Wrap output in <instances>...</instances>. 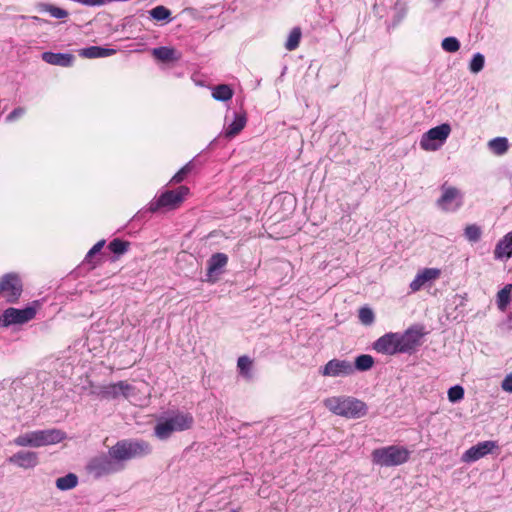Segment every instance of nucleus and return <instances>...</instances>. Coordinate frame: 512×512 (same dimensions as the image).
I'll list each match as a JSON object with an SVG mask.
<instances>
[{
  "instance_id": "41",
  "label": "nucleus",
  "mask_w": 512,
  "mask_h": 512,
  "mask_svg": "<svg viewBox=\"0 0 512 512\" xmlns=\"http://www.w3.org/2000/svg\"><path fill=\"white\" fill-rule=\"evenodd\" d=\"M25 113V110L21 107L14 109L8 116L7 121H13L21 117Z\"/></svg>"
},
{
  "instance_id": "21",
  "label": "nucleus",
  "mask_w": 512,
  "mask_h": 512,
  "mask_svg": "<svg viewBox=\"0 0 512 512\" xmlns=\"http://www.w3.org/2000/svg\"><path fill=\"white\" fill-rule=\"evenodd\" d=\"M228 262V257L224 253H215L208 260L207 276L217 275Z\"/></svg>"
},
{
  "instance_id": "24",
  "label": "nucleus",
  "mask_w": 512,
  "mask_h": 512,
  "mask_svg": "<svg viewBox=\"0 0 512 512\" xmlns=\"http://www.w3.org/2000/svg\"><path fill=\"white\" fill-rule=\"evenodd\" d=\"M488 148L498 156L504 155L509 148L508 139L506 137H496L488 142Z\"/></svg>"
},
{
  "instance_id": "45",
  "label": "nucleus",
  "mask_w": 512,
  "mask_h": 512,
  "mask_svg": "<svg viewBox=\"0 0 512 512\" xmlns=\"http://www.w3.org/2000/svg\"><path fill=\"white\" fill-rule=\"evenodd\" d=\"M231 512H237L236 510H232Z\"/></svg>"
},
{
  "instance_id": "7",
  "label": "nucleus",
  "mask_w": 512,
  "mask_h": 512,
  "mask_svg": "<svg viewBox=\"0 0 512 512\" xmlns=\"http://www.w3.org/2000/svg\"><path fill=\"white\" fill-rule=\"evenodd\" d=\"M450 132L451 127L447 123L429 129L420 139L421 149L424 151L438 150L445 143Z\"/></svg>"
},
{
  "instance_id": "29",
  "label": "nucleus",
  "mask_w": 512,
  "mask_h": 512,
  "mask_svg": "<svg viewBox=\"0 0 512 512\" xmlns=\"http://www.w3.org/2000/svg\"><path fill=\"white\" fill-rule=\"evenodd\" d=\"M252 366L253 361L250 357L243 355L238 358L237 369L239 373L246 379H249L251 377Z\"/></svg>"
},
{
  "instance_id": "9",
  "label": "nucleus",
  "mask_w": 512,
  "mask_h": 512,
  "mask_svg": "<svg viewBox=\"0 0 512 512\" xmlns=\"http://www.w3.org/2000/svg\"><path fill=\"white\" fill-rule=\"evenodd\" d=\"M36 315V309L28 306L23 309L7 308L0 316V327L21 325L32 320Z\"/></svg>"
},
{
  "instance_id": "35",
  "label": "nucleus",
  "mask_w": 512,
  "mask_h": 512,
  "mask_svg": "<svg viewBox=\"0 0 512 512\" xmlns=\"http://www.w3.org/2000/svg\"><path fill=\"white\" fill-rule=\"evenodd\" d=\"M41 11L49 13L50 16L56 19H63L68 16V12L66 10L49 4L43 5Z\"/></svg>"
},
{
  "instance_id": "18",
  "label": "nucleus",
  "mask_w": 512,
  "mask_h": 512,
  "mask_svg": "<svg viewBox=\"0 0 512 512\" xmlns=\"http://www.w3.org/2000/svg\"><path fill=\"white\" fill-rule=\"evenodd\" d=\"M247 117L244 112L234 113L233 120L224 129L226 138H233L238 135L246 126Z\"/></svg>"
},
{
  "instance_id": "36",
  "label": "nucleus",
  "mask_w": 512,
  "mask_h": 512,
  "mask_svg": "<svg viewBox=\"0 0 512 512\" xmlns=\"http://www.w3.org/2000/svg\"><path fill=\"white\" fill-rule=\"evenodd\" d=\"M484 63H485L484 56L481 53H476L473 55V57L470 61L469 70L475 74L479 73L483 69Z\"/></svg>"
},
{
  "instance_id": "42",
  "label": "nucleus",
  "mask_w": 512,
  "mask_h": 512,
  "mask_svg": "<svg viewBox=\"0 0 512 512\" xmlns=\"http://www.w3.org/2000/svg\"><path fill=\"white\" fill-rule=\"evenodd\" d=\"M111 388L113 389H116L118 388V390L121 392V394L125 397H127L128 395V391L130 390V388L132 386H128V385H125V386H110Z\"/></svg>"
},
{
  "instance_id": "43",
  "label": "nucleus",
  "mask_w": 512,
  "mask_h": 512,
  "mask_svg": "<svg viewBox=\"0 0 512 512\" xmlns=\"http://www.w3.org/2000/svg\"><path fill=\"white\" fill-rule=\"evenodd\" d=\"M501 384H512V373H509L502 381Z\"/></svg>"
},
{
  "instance_id": "39",
  "label": "nucleus",
  "mask_w": 512,
  "mask_h": 512,
  "mask_svg": "<svg viewBox=\"0 0 512 512\" xmlns=\"http://www.w3.org/2000/svg\"><path fill=\"white\" fill-rule=\"evenodd\" d=\"M463 397H464L463 386H450V389L448 390V399L452 403L462 400Z\"/></svg>"
},
{
  "instance_id": "30",
  "label": "nucleus",
  "mask_w": 512,
  "mask_h": 512,
  "mask_svg": "<svg viewBox=\"0 0 512 512\" xmlns=\"http://www.w3.org/2000/svg\"><path fill=\"white\" fill-rule=\"evenodd\" d=\"M301 35V29L299 27H294L288 35L285 48L288 51L295 50L299 46Z\"/></svg>"
},
{
  "instance_id": "27",
  "label": "nucleus",
  "mask_w": 512,
  "mask_h": 512,
  "mask_svg": "<svg viewBox=\"0 0 512 512\" xmlns=\"http://www.w3.org/2000/svg\"><path fill=\"white\" fill-rule=\"evenodd\" d=\"M512 293V284H506L498 293H497V306L500 311L504 312L510 303V296Z\"/></svg>"
},
{
  "instance_id": "28",
  "label": "nucleus",
  "mask_w": 512,
  "mask_h": 512,
  "mask_svg": "<svg viewBox=\"0 0 512 512\" xmlns=\"http://www.w3.org/2000/svg\"><path fill=\"white\" fill-rule=\"evenodd\" d=\"M353 364L354 371H367L372 368L374 359L371 355L361 354L355 358Z\"/></svg>"
},
{
  "instance_id": "40",
  "label": "nucleus",
  "mask_w": 512,
  "mask_h": 512,
  "mask_svg": "<svg viewBox=\"0 0 512 512\" xmlns=\"http://www.w3.org/2000/svg\"><path fill=\"white\" fill-rule=\"evenodd\" d=\"M105 245V240H100L98 241L89 251L88 253L86 254V257H85V260L86 261H90V259L96 255L97 253H99L101 251V249L104 247Z\"/></svg>"
},
{
  "instance_id": "20",
  "label": "nucleus",
  "mask_w": 512,
  "mask_h": 512,
  "mask_svg": "<svg viewBox=\"0 0 512 512\" xmlns=\"http://www.w3.org/2000/svg\"><path fill=\"white\" fill-rule=\"evenodd\" d=\"M116 53L115 49L105 48L100 46H90L86 48H82L78 51L80 57L94 59V58H106L114 55Z\"/></svg>"
},
{
  "instance_id": "37",
  "label": "nucleus",
  "mask_w": 512,
  "mask_h": 512,
  "mask_svg": "<svg viewBox=\"0 0 512 512\" xmlns=\"http://www.w3.org/2000/svg\"><path fill=\"white\" fill-rule=\"evenodd\" d=\"M194 169V164L192 161L188 162L184 165L173 177L172 181L175 183L182 182L186 176Z\"/></svg>"
},
{
  "instance_id": "3",
  "label": "nucleus",
  "mask_w": 512,
  "mask_h": 512,
  "mask_svg": "<svg viewBox=\"0 0 512 512\" xmlns=\"http://www.w3.org/2000/svg\"><path fill=\"white\" fill-rule=\"evenodd\" d=\"M194 419L191 414L176 412L158 419L154 434L160 440L168 439L175 432H182L193 426Z\"/></svg>"
},
{
  "instance_id": "10",
  "label": "nucleus",
  "mask_w": 512,
  "mask_h": 512,
  "mask_svg": "<svg viewBox=\"0 0 512 512\" xmlns=\"http://www.w3.org/2000/svg\"><path fill=\"white\" fill-rule=\"evenodd\" d=\"M441 196L437 200V206L445 212H455L463 204V195L459 189L447 184L441 187Z\"/></svg>"
},
{
  "instance_id": "1",
  "label": "nucleus",
  "mask_w": 512,
  "mask_h": 512,
  "mask_svg": "<svg viewBox=\"0 0 512 512\" xmlns=\"http://www.w3.org/2000/svg\"><path fill=\"white\" fill-rule=\"evenodd\" d=\"M422 336L421 329L417 327L409 328L403 333L389 332L378 338L373 348L386 355L411 353L420 345Z\"/></svg>"
},
{
  "instance_id": "22",
  "label": "nucleus",
  "mask_w": 512,
  "mask_h": 512,
  "mask_svg": "<svg viewBox=\"0 0 512 512\" xmlns=\"http://www.w3.org/2000/svg\"><path fill=\"white\" fill-rule=\"evenodd\" d=\"M152 53L155 58L163 62L178 61L181 57L175 49L166 46L154 48Z\"/></svg>"
},
{
  "instance_id": "14",
  "label": "nucleus",
  "mask_w": 512,
  "mask_h": 512,
  "mask_svg": "<svg viewBox=\"0 0 512 512\" xmlns=\"http://www.w3.org/2000/svg\"><path fill=\"white\" fill-rule=\"evenodd\" d=\"M441 275V270L438 268H424L419 271L415 278L410 283L412 292L421 290L427 283H431L438 279Z\"/></svg>"
},
{
  "instance_id": "12",
  "label": "nucleus",
  "mask_w": 512,
  "mask_h": 512,
  "mask_svg": "<svg viewBox=\"0 0 512 512\" xmlns=\"http://www.w3.org/2000/svg\"><path fill=\"white\" fill-rule=\"evenodd\" d=\"M323 376L339 377L354 373L353 364L348 360L332 359L319 370Z\"/></svg>"
},
{
  "instance_id": "16",
  "label": "nucleus",
  "mask_w": 512,
  "mask_h": 512,
  "mask_svg": "<svg viewBox=\"0 0 512 512\" xmlns=\"http://www.w3.org/2000/svg\"><path fill=\"white\" fill-rule=\"evenodd\" d=\"M36 431L39 447L58 444L66 438V433L57 428Z\"/></svg>"
},
{
  "instance_id": "26",
  "label": "nucleus",
  "mask_w": 512,
  "mask_h": 512,
  "mask_svg": "<svg viewBox=\"0 0 512 512\" xmlns=\"http://www.w3.org/2000/svg\"><path fill=\"white\" fill-rule=\"evenodd\" d=\"M56 487L61 491H67L75 488L78 484V477L74 473H68L63 477H59L56 482Z\"/></svg>"
},
{
  "instance_id": "11",
  "label": "nucleus",
  "mask_w": 512,
  "mask_h": 512,
  "mask_svg": "<svg viewBox=\"0 0 512 512\" xmlns=\"http://www.w3.org/2000/svg\"><path fill=\"white\" fill-rule=\"evenodd\" d=\"M22 293V283L20 278L13 273L6 274L0 281V295L7 302H16Z\"/></svg>"
},
{
  "instance_id": "44",
  "label": "nucleus",
  "mask_w": 512,
  "mask_h": 512,
  "mask_svg": "<svg viewBox=\"0 0 512 512\" xmlns=\"http://www.w3.org/2000/svg\"><path fill=\"white\" fill-rule=\"evenodd\" d=\"M502 388L509 393H512V386H502Z\"/></svg>"
},
{
  "instance_id": "34",
  "label": "nucleus",
  "mask_w": 512,
  "mask_h": 512,
  "mask_svg": "<svg viewBox=\"0 0 512 512\" xmlns=\"http://www.w3.org/2000/svg\"><path fill=\"white\" fill-rule=\"evenodd\" d=\"M441 47L446 52L454 53L460 49V42L456 37H446L442 40Z\"/></svg>"
},
{
  "instance_id": "4",
  "label": "nucleus",
  "mask_w": 512,
  "mask_h": 512,
  "mask_svg": "<svg viewBox=\"0 0 512 512\" xmlns=\"http://www.w3.org/2000/svg\"><path fill=\"white\" fill-rule=\"evenodd\" d=\"M150 452L151 446L143 440H122L109 449V455L119 464L133 458L146 456Z\"/></svg>"
},
{
  "instance_id": "2",
  "label": "nucleus",
  "mask_w": 512,
  "mask_h": 512,
  "mask_svg": "<svg viewBox=\"0 0 512 512\" xmlns=\"http://www.w3.org/2000/svg\"><path fill=\"white\" fill-rule=\"evenodd\" d=\"M323 404L333 414L347 419H359L368 412L366 403L350 396L329 397Z\"/></svg>"
},
{
  "instance_id": "38",
  "label": "nucleus",
  "mask_w": 512,
  "mask_h": 512,
  "mask_svg": "<svg viewBox=\"0 0 512 512\" xmlns=\"http://www.w3.org/2000/svg\"><path fill=\"white\" fill-rule=\"evenodd\" d=\"M359 319L362 324L371 325L375 319L374 312L369 307H362L359 310Z\"/></svg>"
},
{
  "instance_id": "31",
  "label": "nucleus",
  "mask_w": 512,
  "mask_h": 512,
  "mask_svg": "<svg viewBox=\"0 0 512 512\" xmlns=\"http://www.w3.org/2000/svg\"><path fill=\"white\" fill-rule=\"evenodd\" d=\"M152 19L156 21H170L171 11L165 6L159 5L149 11Z\"/></svg>"
},
{
  "instance_id": "19",
  "label": "nucleus",
  "mask_w": 512,
  "mask_h": 512,
  "mask_svg": "<svg viewBox=\"0 0 512 512\" xmlns=\"http://www.w3.org/2000/svg\"><path fill=\"white\" fill-rule=\"evenodd\" d=\"M42 59L51 65L69 67L73 64L74 56L70 53L44 52Z\"/></svg>"
},
{
  "instance_id": "6",
  "label": "nucleus",
  "mask_w": 512,
  "mask_h": 512,
  "mask_svg": "<svg viewBox=\"0 0 512 512\" xmlns=\"http://www.w3.org/2000/svg\"><path fill=\"white\" fill-rule=\"evenodd\" d=\"M189 194V188L186 186H179L175 190H167L155 196L149 203V211L156 212L162 208L174 209L177 208Z\"/></svg>"
},
{
  "instance_id": "15",
  "label": "nucleus",
  "mask_w": 512,
  "mask_h": 512,
  "mask_svg": "<svg viewBox=\"0 0 512 512\" xmlns=\"http://www.w3.org/2000/svg\"><path fill=\"white\" fill-rule=\"evenodd\" d=\"M8 462L23 469H32L38 465V453L34 451H19L9 457Z\"/></svg>"
},
{
  "instance_id": "23",
  "label": "nucleus",
  "mask_w": 512,
  "mask_h": 512,
  "mask_svg": "<svg viewBox=\"0 0 512 512\" xmlns=\"http://www.w3.org/2000/svg\"><path fill=\"white\" fill-rule=\"evenodd\" d=\"M13 443L19 447H33L38 448L37 431H30L17 436Z\"/></svg>"
},
{
  "instance_id": "13",
  "label": "nucleus",
  "mask_w": 512,
  "mask_h": 512,
  "mask_svg": "<svg viewBox=\"0 0 512 512\" xmlns=\"http://www.w3.org/2000/svg\"><path fill=\"white\" fill-rule=\"evenodd\" d=\"M496 447V443L494 441H483L478 444L470 447L466 450L462 456L461 461L464 463H472L475 462L487 454L491 453L493 449Z\"/></svg>"
},
{
  "instance_id": "25",
  "label": "nucleus",
  "mask_w": 512,
  "mask_h": 512,
  "mask_svg": "<svg viewBox=\"0 0 512 512\" xmlns=\"http://www.w3.org/2000/svg\"><path fill=\"white\" fill-rule=\"evenodd\" d=\"M212 97L217 101L226 102L233 97V90L227 84H220L212 89Z\"/></svg>"
},
{
  "instance_id": "32",
  "label": "nucleus",
  "mask_w": 512,
  "mask_h": 512,
  "mask_svg": "<svg viewBox=\"0 0 512 512\" xmlns=\"http://www.w3.org/2000/svg\"><path fill=\"white\" fill-rule=\"evenodd\" d=\"M464 236L469 242H478L482 236L481 227L477 224L467 225L464 229Z\"/></svg>"
},
{
  "instance_id": "8",
  "label": "nucleus",
  "mask_w": 512,
  "mask_h": 512,
  "mask_svg": "<svg viewBox=\"0 0 512 512\" xmlns=\"http://www.w3.org/2000/svg\"><path fill=\"white\" fill-rule=\"evenodd\" d=\"M87 469L94 477L100 478L122 470L123 465L117 463L116 460L108 454L94 457L89 462Z\"/></svg>"
},
{
  "instance_id": "17",
  "label": "nucleus",
  "mask_w": 512,
  "mask_h": 512,
  "mask_svg": "<svg viewBox=\"0 0 512 512\" xmlns=\"http://www.w3.org/2000/svg\"><path fill=\"white\" fill-rule=\"evenodd\" d=\"M512 257V231L501 238L495 246L494 258L496 260H508Z\"/></svg>"
},
{
  "instance_id": "5",
  "label": "nucleus",
  "mask_w": 512,
  "mask_h": 512,
  "mask_svg": "<svg viewBox=\"0 0 512 512\" xmlns=\"http://www.w3.org/2000/svg\"><path fill=\"white\" fill-rule=\"evenodd\" d=\"M371 457L372 462L381 467L399 466L409 460L410 451L404 446L390 445L374 449Z\"/></svg>"
},
{
  "instance_id": "33",
  "label": "nucleus",
  "mask_w": 512,
  "mask_h": 512,
  "mask_svg": "<svg viewBox=\"0 0 512 512\" xmlns=\"http://www.w3.org/2000/svg\"><path fill=\"white\" fill-rule=\"evenodd\" d=\"M128 247H129L128 242L120 240L118 238L113 239L108 245L109 250L112 253L117 254V255H121V254H124L125 252H127Z\"/></svg>"
}]
</instances>
